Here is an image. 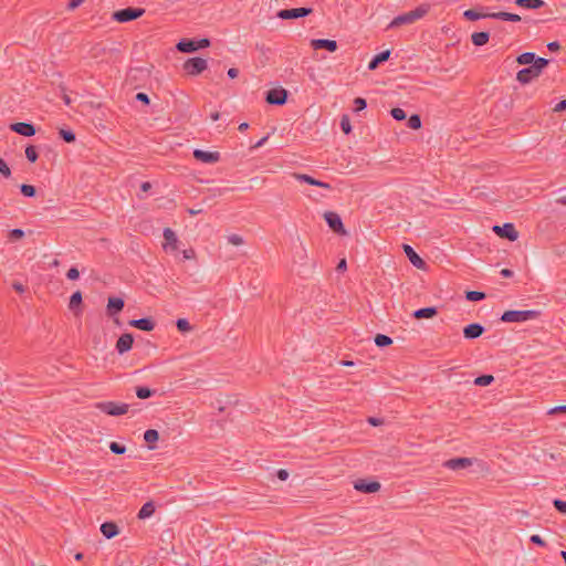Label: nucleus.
I'll use <instances>...</instances> for the list:
<instances>
[{"label": "nucleus", "mask_w": 566, "mask_h": 566, "mask_svg": "<svg viewBox=\"0 0 566 566\" xmlns=\"http://www.w3.org/2000/svg\"><path fill=\"white\" fill-rule=\"evenodd\" d=\"M429 3H421L415 10L397 15L389 23L388 29L398 28L405 24H411L417 20L423 18L430 10Z\"/></svg>", "instance_id": "f257e3e1"}, {"label": "nucleus", "mask_w": 566, "mask_h": 566, "mask_svg": "<svg viewBox=\"0 0 566 566\" xmlns=\"http://www.w3.org/2000/svg\"><path fill=\"white\" fill-rule=\"evenodd\" d=\"M539 316L541 311L537 310H509L502 314L501 321L505 323H520L536 319Z\"/></svg>", "instance_id": "f03ea898"}, {"label": "nucleus", "mask_w": 566, "mask_h": 566, "mask_svg": "<svg viewBox=\"0 0 566 566\" xmlns=\"http://www.w3.org/2000/svg\"><path fill=\"white\" fill-rule=\"evenodd\" d=\"M145 13V9L137 8V7H127L120 10H117L113 12V20L119 22V23H126L129 21H134L140 17H143Z\"/></svg>", "instance_id": "7ed1b4c3"}, {"label": "nucleus", "mask_w": 566, "mask_h": 566, "mask_svg": "<svg viewBox=\"0 0 566 566\" xmlns=\"http://www.w3.org/2000/svg\"><path fill=\"white\" fill-rule=\"evenodd\" d=\"M208 46H210V40L206 38L200 40L181 39L176 44V49L181 53H192L199 49H206Z\"/></svg>", "instance_id": "20e7f679"}, {"label": "nucleus", "mask_w": 566, "mask_h": 566, "mask_svg": "<svg viewBox=\"0 0 566 566\" xmlns=\"http://www.w3.org/2000/svg\"><path fill=\"white\" fill-rule=\"evenodd\" d=\"M96 408L108 416H122L127 413L129 406L114 401H102L96 403Z\"/></svg>", "instance_id": "39448f33"}, {"label": "nucleus", "mask_w": 566, "mask_h": 566, "mask_svg": "<svg viewBox=\"0 0 566 566\" xmlns=\"http://www.w3.org/2000/svg\"><path fill=\"white\" fill-rule=\"evenodd\" d=\"M207 67V60L200 56L190 57L184 63V70L192 76L201 74Z\"/></svg>", "instance_id": "423d86ee"}, {"label": "nucleus", "mask_w": 566, "mask_h": 566, "mask_svg": "<svg viewBox=\"0 0 566 566\" xmlns=\"http://www.w3.org/2000/svg\"><path fill=\"white\" fill-rule=\"evenodd\" d=\"M289 93L283 87L271 88L265 94V102L270 105L282 106L287 102Z\"/></svg>", "instance_id": "0eeeda50"}, {"label": "nucleus", "mask_w": 566, "mask_h": 566, "mask_svg": "<svg viewBox=\"0 0 566 566\" xmlns=\"http://www.w3.org/2000/svg\"><path fill=\"white\" fill-rule=\"evenodd\" d=\"M313 12L312 8H292V9H282L277 11L276 17L282 20L289 19H298L310 15Z\"/></svg>", "instance_id": "6e6552de"}, {"label": "nucleus", "mask_w": 566, "mask_h": 566, "mask_svg": "<svg viewBox=\"0 0 566 566\" xmlns=\"http://www.w3.org/2000/svg\"><path fill=\"white\" fill-rule=\"evenodd\" d=\"M324 219L328 227L337 234L345 235L347 232L344 228L342 218L338 213L334 211H326L324 213Z\"/></svg>", "instance_id": "1a4fd4ad"}, {"label": "nucleus", "mask_w": 566, "mask_h": 566, "mask_svg": "<svg viewBox=\"0 0 566 566\" xmlns=\"http://www.w3.org/2000/svg\"><path fill=\"white\" fill-rule=\"evenodd\" d=\"M380 488V483L374 480L359 479L354 482V489L365 494L376 493Z\"/></svg>", "instance_id": "9d476101"}, {"label": "nucleus", "mask_w": 566, "mask_h": 566, "mask_svg": "<svg viewBox=\"0 0 566 566\" xmlns=\"http://www.w3.org/2000/svg\"><path fill=\"white\" fill-rule=\"evenodd\" d=\"M494 232L504 239L510 241H515L518 238V232L515 229L513 223H504L503 226H495L493 228Z\"/></svg>", "instance_id": "9b49d317"}, {"label": "nucleus", "mask_w": 566, "mask_h": 566, "mask_svg": "<svg viewBox=\"0 0 566 566\" xmlns=\"http://www.w3.org/2000/svg\"><path fill=\"white\" fill-rule=\"evenodd\" d=\"M192 155L196 160L205 163V164H214L220 160L219 151H208V150H202V149H195Z\"/></svg>", "instance_id": "f8f14e48"}, {"label": "nucleus", "mask_w": 566, "mask_h": 566, "mask_svg": "<svg viewBox=\"0 0 566 566\" xmlns=\"http://www.w3.org/2000/svg\"><path fill=\"white\" fill-rule=\"evenodd\" d=\"M403 251L408 258V260L410 261V263L419 269V270H423L426 268V262L423 261V259L413 250V248L409 244H403Z\"/></svg>", "instance_id": "ddd939ff"}, {"label": "nucleus", "mask_w": 566, "mask_h": 566, "mask_svg": "<svg viewBox=\"0 0 566 566\" xmlns=\"http://www.w3.org/2000/svg\"><path fill=\"white\" fill-rule=\"evenodd\" d=\"M10 129L19 135H22L24 137H31L35 134L36 129L33 124L31 123H13L10 125Z\"/></svg>", "instance_id": "4468645a"}, {"label": "nucleus", "mask_w": 566, "mask_h": 566, "mask_svg": "<svg viewBox=\"0 0 566 566\" xmlns=\"http://www.w3.org/2000/svg\"><path fill=\"white\" fill-rule=\"evenodd\" d=\"M471 464H472V459H470V458H452V459L447 460L443 463V467L449 470L458 471V470L467 469Z\"/></svg>", "instance_id": "2eb2a0df"}, {"label": "nucleus", "mask_w": 566, "mask_h": 566, "mask_svg": "<svg viewBox=\"0 0 566 566\" xmlns=\"http://www.w3.org/2000/svg\"><path fill=\"white\" fill-rule=\"evenodd\" d=\"M539 74L534 70L532 65H528L522 70H520L516 74V80L525 85L531 83L533 80L537 78Z\"/></svg>", "instance_id": "dca6fc26"}, {"label": "nucleus", "mask_w": 566, "mask_h": 566, "mask_svg": "<svg viewBox=\"0 0 566 566\" xmlns=\"http://www.w3.org/2000/svg\"><path fill=\"white\" fill-rule=\"evenodd\" d=\"M311 46L314 50H327L328 52H335L338 48L337 42L329 39H313Z\"/></svg>", "instance_id": "f3484780"}, {"label": "nucleus", "mask_w": 566, "mask_h": 566, "mask_svg": "<svg viewBox=\"0 0 566 566\" xmlns=\"http://www.w3.org/2000/svg\"><path fill=\"white\" fill-rule=\"evenodd\" d=\"M134 343V337L130 333H124L119 336L116 342V350L118 354L127 353L132 349Z\"/></svg>", "instance_id": "a211bd4d"}, {"label": "nucleus", "mask_w": 566, "mask_h": 566, "mask_svg": "<svg viewBox=\"0 0 566 566\" xmlns=\"http://www.w3.org/2000/svg\"><path fill=\"white\" fill-rule=\"evenodd\" d=\"M485 328L480 323H471L463 328V336L467 339H475L484 333Z\"/></svg>", "instance_id": "6ab92c4d"}, {"label": "nucleus", "mask_w": 566, "mask_h": 566, "mask_svg": "<svg viewBox=\"0 0 566 566\" xmlns=\"http://www.w3.org/2000/svg\"><path fill=\"white\" fill-rule=\"evenodd\" d=\"M490 11L485 7L479 9H468L463 12V17L469 21H476L480 19H489Z\"/></svg>", "instance_id": "aec40b11"}, {"label": "nucleus", "mask_w": 566, "mask_h": 566, "mask_svg": "<svg viewBox=\"0 0 566 566\" xmlns=\"http://www.w3.org/2000/svg\"><path fill=\"white\" fill-rule=\"evenodd\" d=\"M129 325L144 332H150L155 328V322L150 317L132 319Z\"/></svg>", "instance_id": "412c9836"}, {"label": "nucleus", "mask_w": 566, "mask_h": 566, "mask_svg": "<svg viewBox=\"0 0 566 566\" xmlns=\"http://www.w3.org/2000/svg\"><path fill=\"white\" fill-rule=\"evenodd\" d=\"M164 239H165V243H164V250H168L169 248L175 251L178 249L177 244H178V238L175 233L174 230H171L170 228H165L164 229Z\"/></svg>", "instance_id": "4be33fe9"}, {"label": "nucleus", "mask_w": 566, "mask_h": 566, "mask_svg": "<svg viewBox=\"0 0 566 566\" xmlns=\"http://www.w3.org/2000/svg\"><path fill=\"white\" fill-rule=\"evenodd\" d=\"M294 177L298 181L306 182V184H308L311 186H316V187L325 188V189H328V190L332 189V186L328 182H324V181H321L318 179H315V178H313L310 175L294 174Z\"/></svg>", "instance_id": "5701e85b"}, {"label": "nucleus", "mask_w": 566, "mask_h": 566, "mask_svg": "<svg viewBox=\"0 0 566 566\" xmlns=\"http://www.w3.org/2000/svg\"><path fill=\"white\" fill-rule=\"evenodd\" d=\"M124 300L120 297L112 296L107 302V313L109 316H114L123 311L124 308Z\"/></svg>", "instance_id": "b1692460"}, {"label": "nucleus", "mask_w": 566, "mask_h": 566, "mask_svg": "<svg viewBox=\"0 0 566 566\" xmlns=\"http://www.w3.org/2000/svg\"><path fill=\"white\" fill-rule=\"evenodd\" d=\"M438 314L436 306L421 307L412 313V317L416 319L432 318Z\"/></svg>", "instance_id": "393cba45"}, {"label": "nucleus", "mask_w": 566, "mask_h": 566, "mask_svg": "<svg viewBox=\"0 0 566 566\" xmlns=\"http://www.w3.org/2000/svg\"><path fill=\"white\" fill-rule=\"evenodd\" d=\"M101 533L107 538L111 539L119 534V528L115 522H104L101 525Z\"/></svg>", "instance_id": "a878e982"}, {"label": "nucleus", "mask_w": 566, "mask_h": 566, "mask_svg": "<svg viewBox=\"0 0 566 566\" xmlns=\"http://www.w3.org/2000/svg\"><path fill=\"white\" fill-rule=\"evenodd\" d=\"M390 54H391L390 50H385V51H382V52H380V53L376 54V55H375V56L369 61V63H368V70H370V71L376 70V69L379 66V64H381V63L386 62V61L389 59Z\"/></svg>", "instance_id": "bb28decb"}, {"label": "nucleus", "mask_w": 566, "mask_h": 566, "mask_svg": "<svg viewBox=\"0 0 566 566\" xmlns=\"http://www.w3.org/2000/svg\"><path fill=\"white\" fill-rule=\"evenodd\" d=\"M514 3L523 9L537 10L545 6L544 0H514Z\"/></svg>", "instance_id": "cd10ccee"}, {"label": "nucleus", "mask_w": 566, "mask_h": 566, "mask_svg": "<svg viewBox=\"0 0 566 566\" xmlns=\"http://www.w3.org/2000/svg\"><path fill=\"white\" fill-rule=\"evenodd\" d=\"M489 40H490V33L486 31L474 32L471 35V41L475 46H483L489 42Z\"/></svg>", "instance_id": "c85d7f7f"}, {"label": "nucleus", "mask_w": 566, "mask_h": 566, "mask_svg": "<svg viewBox=\"0 0 566 566\" xmlns=\"http://www.w3.org/2000/svg\"><path fill=\"white\" fill-rule=\"evenodd\" d=\"M155 510H156V507H155L154 502L148 501V502L144 503V505L140 507L137 516L139 520L148 518L155 513Z\"/></svg>", "instance_id": "c756f323"}, {"label": "nucleus", "mask_w": 566, "mask_h": 566, "mask_svg": "<svg viewBox=\"0 0 566 566\" xmlns=\"http://www.w3.org/2000/svg\"><path fill=\"white\" fill-rule=\"evenodd\" d=\"M83 298L81 291L74 292L70 297L69 308L75 311L82 305Z\"/></svg>", "instance_id": "7c9ffc66"}, {"label": "nucleus", "mask_w": 566, "mask_h": 566, "mask_svg": "<svg viewBox=\"0 0 566 566\" xmlns=\"http://www.w3.org/2000/svg\"><path fill=\"white\" fill-rule=\"evenodd\" d=\"M535 60V53L524 52L516 57V62L521 65H532Z\"/></svg>", "instance_id": "2f4dec72"}, {"label": "nucleus", "mask_w": 566, "mask_h": 566, "mask_svg": "<svg viewBox=\"0 0 566 566\" xmlns=\"http://www.w3.org/2000/svg\"><path fill=\"white\" fill-rule=\"evenodd\" d=\"M549 64V60L535 55L532 66L541 75L543 70Z\"/></svg>", "instance_id": "473e14b6"}, {"label": "nucleus", "mask_w": 566, "mask_h": 566, "mask_svg": "<svg viewBox=\"0 0 566 566\" xmlns=\"http://www.w3.org/2000/svg\"><path fill=\"white\" fill-rule=\"evenodd\" d=\"M374 340L378 347H387L392 344L391 337H389L385 334H377L375 336Z\"/></svg>", "instance_id": "72a5a7b5"}, {"label": "nucleus", "mask_w": 566, "mask_h": 566, "mask_svg": "<svg viewBox=\"0 0 566 566\" xmlns=\"http://www.w3.org/2000/svg\"><path fill=\"white\" fill-rule=\"evenodd\" d=\"M155 392L156 391L154 389H150L148 387H142V386L136 387V396L139 399L150 398L151 396L155 395Z\"/></svg>", "instance_id": "f704fd0d"}, {"label": "nucleus", "mask_w": 566, "mask_h": 566, "mask_svg": "<svg viewBox=\"0 0 566 566\" xmlns=\"http://www.w3.org/2000/svg\"><path fill=\"white\" fill-rule=\"evenodd\" d=\"M493 381H494V377L492 375L484 374V375L478 376L474 379V385L484 387V386L491 385Z\"/></svg>", "instance_id": "c9c22d12"}, {"label": "nucleus", "mask_w": 566, "mask_h": 566, "mask_svg": "<svg viewBox=\"0 0 566 566\" xmlns=\"http://www.w3.org/2000/svg\"><path fill=\"white\" fill-rule=\"evenodd\" d=\"M485 293L480 291H468L465 293V298L471 302H478L485 298Z\"/></svg>", "instance_id": "e433bc0d"}, {"label": "nucleus", "mask_w": 566, "mask_h": 566, "mask_svg": "<svg viewBox=\"0 0 566 566\" xmlns=\"http://www.w3.org/2000/svg\"><path fill=\"white\" fill-rule=\"evenodd\" d=\"M159 439V433L155 429H148L144 432V440L148 443H155Z\"/></svg>", "instance_id": "4c0bfd02"}, {"label": "nucleus", "mask_w": 566, "mask_h": 566, "mask_svg": "<svg viewBox=\"0 0 566 566\" xmlns=\"http://www.w3.org/2000/svg\"><path fill=\"white\" fill-rule=\"evenodd\" d=\"M59 135L65 143H73L76 139L74 132L71 129L61 128Z\"/></svg>", "instance_id": "58836bf2"}, {"label": "nucleus", "mask_w": 566, "mask_h": 566, "mask_svg": "<svg viewBox=\"0 0 566 566\" xmlns=\"http://www.w3.org/2000/svg\"><path fill=\"white\" fill-rule=\"evenodd\" d=\"M20 191L24 197L32 198L36 195V189L32 185L22 184L20 186Z\"/></svg>", "instance_id": "ea45409f"}, {"label": "nucleus", "mask_w": 566, "mask_h": 566, "mask_svg": "<svg viewBox=\"0 0 566 566\" xmlns=\"http://www.w3.org/2000/svg\"><path fill=\"white\" fill-rule=\"evenodd\" d=\"M25 157L30 163H35L39 158L38 150L34 146L29 145L25 148Z\"/></svg>", "instance_id": "a19ab883"}, {"label": "nucleus", "mask_w": 566, "mask_h": 566, "mask_svg": "<svg viewBox=\"0 0 566 566\" xmlns=\"http://www.w3.org/2000/svg\"><path fill=\"white\" fill-rule=\"evenodd\" d=\"M177 329L181 333H188L192 331V326L186 318H178L176 322Z\"/></svg>", "instance_id": "79ce46f5"}, {"label": "nucleus", "mask_w": 566, "mask_h": 566, "mask_svg": "<svg viewBox=\"0 0 566 566\" xmlns=\"http://www.w3.org/2000/svg\"><path fill=\"white\" fill-rule=\"evenodd\" d=\"M407 126L411 129H419L421 127V118L418 114H413L408 118Z\"/></svg>", "instance_id": "37998d69"}, {"label": "nucleus", "mask_w": 566, "mask_h": 566, "mask_svg": "<svg viewBox=\"0 0 566 566\" xmlns=\"http://www.w3.org/2000/svg\"><path fill=\"white\" fill-rule=\"evenodd\" d=\"M390 115L392 116V118H395L396 120H399V122L406 119V117H407L406 112L400 107L392 108L390 111Z\"/></svg>", "instance_id": "c03bdc74"}, {"label": "nucleus", "mask_w": 566, "mask_h": 566, "mask_svg": "<svg viewBox=\"0 0 566 566\" xmlns=\"http://www.w3.org/2000/svg\"><path fill=\"white\" fill-rule=\"evenodd\" d=\"M340 128L346 135H348L352 132V125L348 115L342 116Z\"/></svg>", "instance_id": "a18cd8bd"}, {"label": "nucleus", "mask_w": 566, "mask_h": 566, "mask_svg": "<svg viewBox=\"0 0 566 566\" xmlns=\"http://www.w3.org/2000/svg\"><path fill=\"white\" fill-rule=\"evenodd\" d=\"M109 449L114 454H124L126 452V447L115 441L109 443Z\"/></svg>", "instance_id": "49530a36"}, {"label": "nucleus", "mask_w": 566, "mask_h": 566, "mask_svg": "<svg viewBox=\"0 0 566 566\" xmlns=\"http://www.w3.org/2000/svg\"><path fill=\"white\" fill-rule=\"evenodd\" d=\"M354 106H355V108H354L355 112H360L367 107V102L363 97H356L354 99Z\"/></svg>", "instance_id": "de8ad7c7"}, {"label": "nucleus", "mask_w": 566, "mask_h": 566, "mask_svg": "<svg viewBox=\"0 0 566 566\" xmlns=\"http://www.w3.org/2000/svg\"><path fill=\"white\" fill-rule=\"evenodd\" d=\"M554 507L562 514H566V501H563L560 499H555L553 501Z\"/></svg>", "instance_id": "09e8293b"}, {"label": "nucleus", "mask_w": 566, "mask_h": 566, "mask_svg": "<svg viewBox=\"0 0 566 566\" xmlns=\"http://www.w3.org/2000/svg\"><path fill=\"white\" fill-rule=\"evenodd\" d=\"M489 19H495L501 21H507L509 20V12H490Z\"/></svg>", "instance_id": "8fccbe9b"}, {"label": "nucleus", "mask_w": 566, "mask_h": 566, "mask_svg": "<svg viewBox=\"0 0 566 566\" xmlns=\"http://www.w3.org/2000/svg\"><path fill=\"white\" fill-rule=\"evenodd\" d=\"M0 174L6 178H9L11 176V170H10L8 164L1 157H0Z\"/></svg>", "instance_id": "3c124183"}, {"label": "nucleus", "mask_w": 566, "mask_h": 566, "mask_svg": "<svg viewBox=\"0 0 566 566\" xmlns=\"http://www.w3.org/2000/svg\"><path fill=\"white\" fill-rule=\"evenodd\" d=\"M24 237V231L22 229H12L9 232V238L11 240H20Z\"/></svg>", "instance_id": "603ef678"}, {"label": "nucleus", "mask_w": 566, "mask_h": 566, "mask_svg": "<svg viewBox=\"0 0 566 566\" xmlns=\"http://www.w3.org/2000/svg\"><path fill=\"white\" fill-rule=\"evenodd\" d=\"M66 277L71 281H75L80 277V271L77 270V268L75 266H72L69 269V271L66 272Z\"/></svg>", "instance_id": "864d4df0"}, {"label": "nucleus", "mask_w": 566, "mask_h": 566, "mask_svg": "<svg viewBox=\"0 0 566 566\" xmlns=\"http://www.w3.org/2000/svg\"><path fill=\"white\" fill-rule=\"evenodd\" d=\"M228 242L233 245H241L243 243V239L239 234H231L228 237Z\"/></svg>", "instance_id": "5fc2aeb1"}, {"label": "nucleus", "mask_w": 566, "mask_h": 566, "mask_svg": "<svg viewBox=\"0 0 566 566\" xmlns=\"http://www.w3.org/2000/svg\"><path fill=\"white\" fill-rule=\"evenodd\" d=\"M530 541L531 543L537 545V546H541V547H545L546 546V542L537 534H534L530 537Z\"/></svg>", "instance_id": "6e6d98bb"}, {"label": "nucleus", "mask_w": 566, "mask_h": 566, "mask_svg": "<svg viewBox=\"0 0 566 566\" xmlns=\"http://www.w3.org/2000/svg\"><path fill=\"white\" fill-rule=\"evenodd\" d=\"M136 101L142 102L145 105H149L150 98L146 93L139 92L135 96Z\"/></svg>", "instance_id": "4d7b16f0"}, {"label": "nucleus", "mask_w": 566, "mask_h": 566, "mask_svg": "<svg viewBox=\"0 0 566 566\" xmlns=\"http://www.w3.org/2000/svg\"><path fill=\"white\" fill-rule=\"evenodd\" d=\"M566 412V405H560L553 407L548 410V415H557V413H565Z\"/></svg>", "instance_id": "13d9d810"}, {"label": "nucleus", "mask_w": 566, "mask_h": 566, "mask_svg": "<svg viewBox=\"0 0 566 566\" xmlns=\"http://www.w3.org/2000/svg\"><path fill=\"white\" fill-rule=\"evenodd\" d=\"M276 476L281 481H285L289 478V472L285 469H280L276 471Z\"/></svg>", "instance_id": "bf43d9fd"}, {"label": "nucleus", "mask_w": 566, "mask_h": 566, "mask_svg": "<svg viewBox=\"0 0 566 566\" xmlns=\"http://www.w3.org/2000/svg\"><path fill=\"white\" fill-rule=\"evenodd\" d=\"M566 109V99H562L559 103L555 105L553 108L554 112L559 113Z\"/></svg>", "instance_id": "052dcab7"}, {"label": "nucleus", "mask_w": 566, "mask_h": 566, "mask_svg": "<svg viewBox=\"0 0 566 566\" xmlns=\"http://www.w3.org/2000/svg\"><path fill=\"white\" fill-rule=\"evenodd\" d=\"M367 421L369 424H371L374 427H377V426H380L384 423V420L381 418H376V417H369Z\"/></svg>", "instance_id": "680f3d73"}, {"label": "nucleus", "mask_w": 566, "mask_h": 566, "mask_svg": "<svg viewBox=\"0 0 566 566\" xmlns=\"http://www.w3.org/2000/svg\"><path fill=\"white\" fill-rule=\"evenodd\" d=\"M85 0H70L67 3V8L70 10H74L80 7Z\"/></svg>", "instance_id": "e2e57ef3"}, {"label": "nucleus", "mask_w": 566, "mask_h": 566, "mask_svg": "<svg viewBox=\"0 0 566 566\" xmlns=\"http://www.w3.org/2000/svg\"><path fill=\"white\" fill-rule=\"evenodd\" d=\"M12 287L18 293H24L25 292V286L22 283H20V282H17V281L13 282L12 283Z\"/></svg>", "instance_id": "0e129e2a"}, {"label": "nucleus", "mask_w": 566, "mask_h": 566, "mask_svg": "<svg viewBox=\"0 0 566 566\" xmlns=\"http://www.w3.org/2000/svg\"><path fill=\"white\" fill-rule=\"evenodd\" d=\"M182 256L186 260H190V259L195 258V250L193 249L184 250L182 251Z\"/></svg>", "instance_id": "69168bd1"}, {"label": "nucleus", "mask_w": 566, "mask_h": 566, "mask_svg": "<svg viewBox=\"0 0 566 566\" xmlns=\"http://www.w3.org/2000/svg\"><path fill=\"white\" fill-rule=\"evenodd\" d=\"M547 49L551 51V52H555V51H558L560 49V45L557 41H553V42H549L547 44Z\"/></svg>", "instance_id": "338daca9"}, {"label": "nucleus", "mask_w": 566, "mask_h": 566, "mask_svg": "<svg viewBox=\"0 0 566 566\" xmlns=\"http://www.w3.org/2000/svg\"><path fill=\"white\" fill-rule=\"evenodd\" d=\"M500 274L503 276V277H512L513 276V271L510 270V269H502Z\"/></svg>", "instance_id": "774afa93"}]
</instances>
